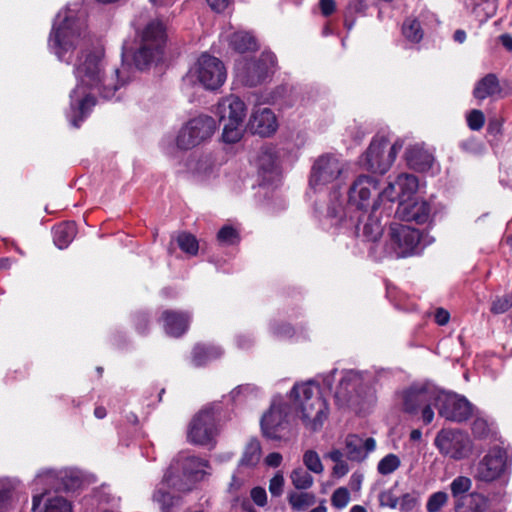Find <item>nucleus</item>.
I'll return each instance as SVG.
<instances>
[{"label": "nucleus", "mask_w": 512, "mask_h": 512, "mask_svg": "<svg viewBox=\"0 0 512 512\" xmlns=\"http://www.w3.org/2000/svg\"><path fill=\"white\" fill-rule=\"evenodd\" d=\"M74 72L78 83L70 97L72 105L77 104L82 114L95 105L97 95L110 99L119 87L115 77L118 70H111L107 74L102 50L82 52L75 63Z\"/></svg>", "instance_id": "1"}, {"label": "nucleus", "mask_w": 512, "mask_h": 512, "mask_svg": "<svg viewBox=\"0 0 512 512\" xmlns=\"http://www.w3.org/2000/svg\"><path fill=\"white\" fill-rule=\"evenodd\" d=\"M373 195H379L378 182L371 176L361 175L353 182L348 193V206L338 192H333L327 208V218L332 225L339 226L347 221H361V215L370 209H376V200Z\"/></svg>", "instance_id": "2"}, {"label": "nucleus", "mask_w": 512, "mask_h": 512, "mask_svg": "<svg viewBox=\"0 0 512 512\" xmlns=\"http://www.w3.org/2000/svg\"><path fill=\"white\" fill-rule=\"evenodd\" d=\"M84 30L76 10L66 8L57 14L49 38V46L61 61L69 62L71 53L79 44Z\"/></svg>", "instance_id": "3"}, {"label": "nucleus", "mask_w": 512, "mask_h": 512, "mask_svg": "<svg viewBox=\"0 0 512 512\" xmlns=\"http://www.w3.org/2000/svg\"><path fill=\"white\" fill-rule=\"evenodd\" d=\"M208 467V461L187 454H179L163 477V484L178 492H189L201 481Z\"/></svg>", "instance_id": "4"}, {"label": "nucleus", "mask_w": 512, "mask_h": 512, "mask_svg": "<svg viewBox=\"0 0 512 512\" xmlns=\"http://www.w3.org/2000/svg\"><path fill=\"white\" fill-rule=\"evenodd\" d=\"M335 400L339 406H347L356 413H365L373 402V394L363 384L358 372L343 374L335 391Z\"/></svg>", "instance_id": "5"}, {"label": "nucleus", "mask_w": 512, "mask_h": 512, "mask_svg": "<svg viewBox=\"0 0 512 512\" xmlns=\"http://www.w3.org/2000/svg\"><path fill=\"white\" fill-rule=\"evenodd\" d=\"M402 147L403 141L400 139L389 147L388 138L376 136L361 156L360 163L370 172L384 174L390 169Z\"/></svg>", "instance_id": "6"}, {"label": "nucleus", "mask_w": 512, "mask_h": 512, "mask_svg": "<svg viewBox=\"0 0 512 512\" xmlns=\"http://www.w3.org/2000/svg\"><path fill=\"white\" fill-rule=\"evenodd\" d=\"M217 114L223 124L222 138L226 143H236L243 135V122L246 117L244 102L235 95H229L219 101Z\"/></svg>", "instance_id": "7"}, {"label": "nucleus", "mask_w": 512, "mask_h": 512, "mask_svg": "<svg viewBox=\"0 0 512 512\" xmlns=\"http://www.w3.org/2000/svg\"><path fill=\"white\" fill-rule=\"evenodd\" d=\"M291 398L304 425L315 431L320 418V384L315 380L297 383L291 390Z\"/></svg>", "instance_id": "8"}, {"label": "nucleus", "mask_w": 512, "mask_h": 512, "mask_svg": "<svg viewBox=\"0 0 512 512\" xmlns=\"http://www.w3.org/2000/svg\"><path fill=\"white\" fill-rule=\"evenodd\" d=\"M165 37V30L161 22L151 21L145 27L139 46L133 54V61L138 69H146L161 56Z\"/></svg>", "instance_id": "9"}, {"label": "nucleus", "mask_w": 512, "mask_h": 512, "mask_svg": "<svg viewBox=\"0 0 512 512\" xmlns=\"http://www.w3.org/2000/svg\"><path fill=\"white\" fill-rule=\"evenodd\" d=\"M188 78L207 90H216L225 83L227 71L220 59L204 53L189 70Z\"/></svg>", "instance_id": "10"}, {"label": "nucleus", "mask_w": 512, "mask_h": 512, "mask_svg": "<svg viewBox=\"0 0 512 512\" xmlns=\"http://www.w3.org/2000/svg\"><path fill=\"white\" fill-rule=\"evenodd\" d=\"M276 57L271 52H263L258 59L240 60L236 63L237 79L245 86L262 84L274 72Z\"/></svg>", "instance_id": "11"}, {"label": "nucleus", "mask_w": 512, "mask_h": 512, "mask_svg": "<svg viewBox=\"0 0 512 512\" xmlns=\"http://www.w3.org/2000/svg\"><path fill=\"white\" fill-rule=\"evenodd\" d=\"M216 129L215 120L201 115L189 120L179 131L176 144L179 149L189 150L209 140Z\"/></svg>", "instance_id": "12"}, {"label": "nucleus", "mask_w": 512, "mask_h": 512, "mask_svg": "<svg viewBox=\"0 0 512 512\" xmlns=\"http://www.w3.org/2000/svg\"><path fill=\"white\" fill-rule=\"evenodd\" d=\"M434 444L441 454L454 460L468 457L472 450L469 436L460 430L442 429L437 433Z\"/></svg>", "instance_id": "13"}, {"label": "nucleus", "mask_w": 512, "mask_h": 512, "mask_svg": "<svg viewBox=\"0 0 512 512\" xmlns=\"http://www.w3.org/2000/svg\"><path fill=\"white\" fill-rule=\"evenodd\" d=\"M439 393L440 391L434 387H412L405 395L404 408L409 413H415L421 409L424 423L429 424L434 418L431 405L437 406Z\"/></svg>", "instance_id": "14"}, {"label": "nucleus", "mask_w": 512, "mask_h": 512, "mask_svg": "<svg viewBox=\"0 0 512 512\" xmlns=\"http://www.w3.org/2000/svg\"><path fill=\"white\" fill-rule=\"evenodd\" d=\"M510 462L506 450L494 447L478 462L474 477L483 482H492L506 473Z\"/></svg>", "instance_id": "15"}, {"label": "nucleus", "mask_w": 512, "mask_h": 512, "mask_svg": "<svg viewBox=\"0 0 512 512\" xmlns=\"http://www.w3.org/2000/svg\"><path fill=\"white\" fill-rule=\"evenodd\" d=\"M438 413L446 420L462 422L472 414L470 402L457 394L440 391L437 406Z\"/></svg>", "instance_id": "16"}, {"label": "nucleus", "mask_w": 512, "mask_h": 512, "mask_svg": "<svg viewBox=\"0 0 512 512\" xmlns=\"http://www.w3.org/2000/svg\"><path fill=\"white\" fill-rule=\"evenodd\" d=\"M390 236L398 258L408 257L417 252L421 238L419 230L395 223L390 227Z\"/></svg>", "instance_id": "17"}, {"label": "nucleus", "mask_w": 512, "mask_h": 512, "mask_svg": "<svg viewBox=\"0 0 512 512\" xmlns=\"http://www.w3.org/2000/svg\"><path fill=\"white\" fill-rule=\"evenodd\" d=\"M289 406L283 399L275 398L267 413L261 419L263 434L271 439H280L281 432L286 428Z\"/></svg>", "instance_id": "18"}, {"label": "nucleus", "mask_w": 512, "mask_h": 512, "mask_svg": "<svg viewBox=\"0 0 512 512\" xmlns=\"http://www.w3.org/2000/svg\"><path fill=\"white\" fill-rule=\"evenodd\" d=\"M216 433L215 416L212 408L201 410L192 420L188 439L197 445H208Z\"/></svg>", "instance_id": "19"}, {"label": "nucleus", "mask_w": 512, "mask_h": 512, "mask_svg": "<svg viewBox=\"0 0 512 512\" xmlns=\"http://www.w3.org/2000/svg\"><path fill=\"white\" fill-rule=\"evenodd\" d=\"M418 186V178L415 175L402 173L384 189L383 196L391 202L399 200L403 203L417 192Z\"/></svg>", "instance_id": "20"}, {"label": "nucleus", "mask_w": 512, "mask_h": 512, "mask_svg": "<svg viewBox=\"0 0 512 512\" xmlns=\"http://www.w3.org/2000/svg\"><path fill=\"white\" fill-rule=\"evenodd\" d=\"M248 128L253 134L268 137L278 128L276 116L271 109L258 107L249 119Z\"/></svg>", "instance_id": "21"}, {"label": "nucleus", "mask_w": 512, "mask_h": 512, "mask_svg": "<svg viewBox=\"0 0 512 512\" xmlns=\"http://www.w3.org/2000/svg\"><path fill=\"white\" fill-rule=\"evenodd\" d=\"M407 165L416 171L425 172L430 170L434 163V152L426 147L424 143H415L407 147L405 151Z\"/></svg>", "instance_id": "22"}, {"label": "nucleus", "mask_w": 512, "mask_h": 512, "mask_svg": "<svg viewBox=\"0 0 512 512\" xmlns=\"http://www.w3.org/2000/svg\"><path fill=\"white\" fill-rule=\"evenodd\" d=\"M345 446L351 461L363 462L376 449V441L372 437L363 440L358 435L350 434L346 437Z\"/></svg>", "instance_id": "23"}, {"label": "nucleus", "mask_w": 512, "mask_h": 512, "mask_svg": "<svg viewBox=\"0 0 512 512\" xmlns=\"http://www.w3.org/2000/svg\"><path fill=\"white\" fill-rule=\"evenodd\" d=\"M431 207L426 201L414 203H400L396 214L405 221H414L418 224L426 223L430 218Z\"/></svg>", "instance_id": "24"}, {"label": "nucleus", "mask_w": 512, "mask_h": 512, "mask_svg": "<svg viewBox=\"0 0 512 512\" xmlns=\"http://www.w3.org/2000/svg\"><path fill=\"white\" fill-rule=\"evenodd\" d=\"M34 512H72L71 503L59 495L41 494L33 497Z\"/></svg>", "instance_id": "25"}, {"label": "nucleus", "mask_w": 512, "mask_h": 512, "mask_svg": "<svg viewBox=\"0 0 512 512\" xmlns=\"http://www.w3.org/2000/svg\"><path fill=\"white\" fill-rule=\"evenodd\" d=\"M258 170L262 177L271 181L280 174L279 159L277 153L272 147H264L261 149L258 160Z\"/></svg>", "instance_id": "26"}, {"label": "nucleus", "mask_w": 512, "mask_h": 512, "mask_svg": "<svg viewBox=\"0 0 512 512\" xmlns=\"http://www.w3.org/2000/svg\"><path fill=\"white\" fill-rule=\"evenodd\" d=\"M162 318L166 333L173 337L181 336L188 329L190 322L188 314L170 310L164 311Z\"/></svg>", "instance_id": "27"}, {"label": "nucleus", "mask_w": 512, "mask_h": 512, "mask_svg": "<svg viewBox=\"0 0 512 512\" xmlns=\"http://www.w3.org/2000/svg\"><path fill=\"white\" fill-rule=\"evenodd\" d=\"M489 500L479 492H470L465 497L454 502L455 512H486Z\"/></svg>", "instance_id": "28"}, {"label": "nucleus", "mask_w": 512, "mask_h": 512, "mask_svg": "<svg viewBox=\"0 0 512 512\" xmlns=\"http://www.w3.org/2000/svg\"><path fill=\"white\" fill-rule=\"evenodd\" d=\"M502 88L497 76L489 73L481 78L473 89V96L478 100H484L501 94Z\"/></svg>", "instance_id": "29"}, {"label": "nucleus", "mask_w": 512, "mask_h": 512, "mask_svg": "<svg viewBox=\"0 0 512 512\" xmlns=\"http://www.w3.org/2000/svg\"><path fill=\"white\" fill-rule=\"evenodd\" d=\"M228 42L230 47L239 53L253 52L259 48L256 38L249 32L244 31L230 35Z\"/></svg>", "instance_id": "30"}, {"label": "nucleus", "mask_w": 512, "mask_h": 512, "mask_svg": "<svg viewBox=\"0 0 512 512\" xmlns=\"http://www.w3.org/2000/svg\"><path fill=\"white\" fill-rule=\"evenodd\" d=\"M343 163L335 155L322 157V182H333L342 173Z\"/></svg>", "instance_id": "31"}, {"label": "nucleus", "mask_w": 512, "mask_h": 512, "mask_svg": "<svg viewBox=\"0 0 512 512\" xmlns=\"http://www.w3.org/2000/svg\"><path fill=\"white\" fill-rule=\"evenodd\" d=\"M262 450L260 442L253 438L245 446L242 457L239 460V467L254 468L260 461Z\"/></svg>", "instance_id": "32"}, {"label": "nucleus", "mask_w": 512, "mask_h": 512, "mask_svg": "<svg viewBox=\"0 0 512 512\" xmlns=\"http://www.w3.org/2000/svg\"><path fill=\"white\" fill-rule=\"evenodd\" d=\"M222 350L216 346L196 345L192 353V362L195 366H201L222 355Z\"/></svg>", "instance_id": "33"}, {"label": "nucleus", "mask_w": 512, "mask_h": 512, "mask_svg": "<svg viewBox=\"0 0 512 512\" xmlns=\"http://www.w3.org/2000/svg\"><path fill=\"white\" fill-rule=\"evenodd\" d=\"M54 243L59 249L66 248L76 235L74 222L59 224L54 229Z\"/></svg>", "instance_id": "34"}, {"label": "nucleus", "mask_w": 512, "mask_h": 512, "mask_svg": "<svg viewBox=\"0 0 512 512\" xmlns=\"http://www.w3.org/2000/svg\"><path fill=\"white\" fill-rule=\"evenodd\" d=\"M472 487V480L466 476H457L450 483V491L453 501H457L467 496Z\"/></svg>", "instance_id": "35"}, {"label": "nucleus", "mask_w": 512, "mask_h": 512, "mask_svg": "<svg viewBox=\"0 0 512 512\" xmlns=\"http://www.w3.org/2000/svg\"><path fill=\"white\" fill-rule=\"evenodd\" d=\"M288 500L292 508L299 511H304L316 502L315 496L307 492L291 493Z\"/></svg>", "instance_id": "36"}, {"label": "nucleus", "mask_w": 512, "mask_h": 512, "mask_svg": "<svg viewBox=\"0 0 512 512\" xmlns=\"http://www.w3.org/2000/svg\"><path fill=\"white\" fill-rule=\"evenodd\" d=\"M153 500L160 505L163 512H171V508L179 504V497L172 496L163 488H157L153 494Z\"/></svg>", "instance_id": "37"}, {"label": "nucleus", "mask_w": 512, "mask_h": 512, "mask_svg": "<svg viewBox=\"0 0 512 512\" xmlns=\"http://www.w3.org/2000/svg\"><path fill=\"white\" fill-rule=\"evenodd\" d=\"M363 235L368 241L378 240L383 232L380 221L371 214L367 216V220L363 225Z\"/></svg>", "instance_id": "38"}, {"label": "nucleus", "mask_w": 512, "mask_h": 512, "mask_svg": "<svg viewBox=\"0 0 512 512\" xmlns=\"http://www.w3.org/2000/svg\"><path fill=\"white\" fill-rule=\"evenodd\" d=\"M401 465L400 458L393 453L384 456L377 465V471L381 475H390L395 472Z\"/></svg>", "instance_id": "39"}, {"label": "nucleus", "mask_w": 512, "mask_h": 512, "mask_svg": "<svg viewBox=\"0 0 512 512\" xmlns=\"http://www.w3.org/2000/svg\"><path fill=\"white\" fill-rule=\"evenodd\" d=\"M176 241L183 252L192 256L197 254L199 245L194 235L182 232L177 236Z\"/></svg>", "instance_id": "40"}, {"label": "nucleus", "mask_w": 512, "mask_h": 512, "mask_svg": "<svg viewBox=\"0 0 512 512\" xmlns=\"http://www.w3.org/2000/svg\"><path fill=\"white\" fill-rule=\"evenodd\" d=\"M290 479L295 488L299 490L308 489L313 484L311 474L303 468L294 469L290 475Z\"/></svg>", "instance_id": "41"}, {"label": "nucleus", "mask_w": 512, "mask_h": 512, "mask_svg": "<svg viewBox=\"0 0 512 512\" xmlns=\"http://www.w3.org/2000/svg\"><path fill=\"white\" fill-rule=\"evenodd\" d=\"M402 30L404 36L412 42L417 43L423 37V32L421 30L420 23L416 19H407L403 23Z\"/></svg>", "instance_id": "42"}, {"label": "nucleus", "mask_w": 512, "mask_h": 512, "mask_svg": "<svg viewBox=\"0 0 512 512\" xmlns=\"http://www.w3.org/2000/svg\"><path fill=\"white\" fill-rule=\"evenodd\" d=\"M448 494L444 491H438L431 494L427 500V512H438L448 502Z\"/></svg>", "instance_id": "43"}, {"label": "nucleus", "mask_w": 512, "mask_h": 512, "mask_svg": "<svg viewBox=\"0 0 512 512\" xmlns=\"http://www.w3.org/2000/svg\"><path fill=\"white\" fill-rule=\"evenodd\" d=\"M512 307V293L497 296L491 304L490 311L493 314H503Z\"/></svg>", "instance_id": "44"}, {"label": "nucleus", "mask_w": 512, "mask_h": 512, "mask_svg": "<svg viewBox=\"0 0 512 512\" xmlns=\"http://www.w3.org/2000/svg\"><path fill=\"white\" fill-rule=\"evenodd\" d=\"M419 504V494L415 491L408 492L399 497L398 505L401 512H411Z\"/></svg>", "instance_id": "45"}, {"label": "nucleus", "mask_w": 512, "mask_h": 512, "mask_svg": "<svg viewBox=\"0 0 512 512\" xmlns=\"http://www.w3.org/2000/svg\"><path fill=\"white\" fill-rule=\"evenodd\" d=\"M217 240L225 245H233L239 242V235L236 229L226 225L219 230Z\"/></svg>", "instance_id": "46"}, {"label": "nucleus", "mask_w": 512, "mask_h": 512, "mask_svg": "<svg viewBox=\"0 0 512 512\" xmlns=\"http://www.w3.org/2000/svg\"><path fill=\"white\" fill-rule=\"evenodd\" d=\"M350 500V494L347 488L340 487L332 495V504L336 508L342 509L347 506Z\"/></svg>", "instance_id": "47"}, {"label": "nucleus", "mask_w": 512, "mask_h": 512, "mask_svg": "<svg viewBox=\"0 0 512 512\" xmlns=\"http://www.w3.org/2000/svg\"><path fill=\"white\" fill-rule=\"evenodd\" d=\"M379 503L382 507H389L395 509L398 506L399 497L394 493V490H384L379 494Z\"/></svg>", "instance_id": "48"}, {"label": "nucleus", "mask_w": 512, "mask_h": 512, "mask_svg": "<svg viewBox=\"0 0 512 512\" xmlns=\"http://www.w3.org/2000/svg\"><path fill=\"white\" fill-rule=\"evenodd\" d=\"M467 123L471 130H480L485 123V116L481 110L474 109L467 116Z\"/></svg>", "instance_id": "49"}, {"label": "nucleus", "mask_w": 512, "mask_h": 512, "mask_svg": "<svg viewBox=\"0 0 512 512\" xmlns=\"http://www.w3.org/2000/svg\"><path fill=\"white\" fill-rule=\"evenodd\" d=\"M320 184V168L318 167V162L315 161L312 170L311 176L309 179V191L307 192V196L312 198L313 196H317V188Z\"/></svg>", "instance_id": "50"}, {"label": "nucleus", "mask_w": 512, "mask_h": 512, "mask_svg": "<svg viewBox=\"0 0 512 512\" xmlns=\"http://www.w3.org/2000/svg\"><path fill=\"white\" fill-rule=\"evenodd\" d=\"M305 466L315 473H320V458L317 452L308 450L303 457Z\"/></svg>", "instance_id": "51"}, {"label": "nucleus", "mask_w": 512, "mask_h": 512, "mask_svg": "<svg viewBox=\"0 0 512 512\" xmlns=\"http://www.w3.org/2000/svg\"><path fill=\"white\" fill-rule=\"evenodd\" d=\"M284 477L282 473L278 472L270 480L269 491L273 496H280L283 492Z\"/></svg>", "instance_id": "52"}, {"label": "nucleus", "mask_w": 512, "mask_h": 512, "mask_svg": "<svg viewBox=\"0 0 512 512\" xmlns=\"http://www.w3.org/2000/svg\"><path fill=\"white\" fill-rule=\"evenodd\" d=\"M250 497L252 501L260 507L265 506L267 503V493L262 487H254L250 492Z\"/></svg>", "instance_id": "53"}, {"label": "nucleus", "mask_w": 512, "mask_h": 512, "mask_svg": "<svg viewBox=\"0 0 512 512\" xmlns=\"http://www.w3.org/2000/svg\"><path fill=\"white\" fill-rule=\"evenodd\" d=\"M247 482V478L245 476L240 475L239 470L232 476L231 482L229 484V492L236 493L244 488Z\"/></svg>", "instance_id": "54"}, {"label": "nucleus", "mask_w": 512, "mask_h": 512, "mask_svg": "<svg viewBox=\"0 0 512 512\" xmlns=\"http://www.w3.org/2000/svg\"><path fill=\"white\" fill-rule=\"evenodd\" d=\"M214 167H215V164L213 163L211 157L205 156L199 160L198 166H197V171L204 175H208L211 172H213Z\"/></svg>", "instance_id": "55"}, {"label": "nucleus", "mask_w": 512, "mask_h": 512, "mask_svg": "<svg viewBox=\"0 0 512 512\" xmlns=\"http://www.w3.org/2000/svg\"><path fill=\"white\" fill-rule=\"evenodd\" d=\"M472 430H473L474 435H476L478 437H484L487 434L488 427L484 420L476 419L473 422Z\"/></svg>", "instance_id": "56"}, {"label": "nucleus", "mask_w": 512, "mask_h": 512, "mask_svg": "<svg viewBox=\"0 0 512 512\" xmlns=\"http://www.w3.org/2000/svg\"><path fill=\"white\" fill-rule=\"evenodd\" d=\"M212 10L216 12L224 11L230 4L231 0H206Z\"/></svg>", "instance_id": "57"}, {"label": "nucleus", "mask_w": 512, "mask_h": 512, "mask_svg": "<svg viewBox=\"0 0 512 512\" xmlns=\"http://www.w3.org/2000/svg\"><path fill=\"white\" fill-rule=\"evenodd\" d=\"M349 472L348 464L343 460L341 462L335 463L333 467V475L337 478H341L345 476Z\"/></svg>", "instance_id": "58"}, {"label": "nucleus", "mask_w": 512, "mask_h": 512, "mask_svg": "<svg viewBox=\"0 0 512 512\" xmlns=\"http://www.w3.org/2000/svg\"><path fill=\"white\" fill-rule=\"evenodd\" d=\"M282 462V455L277 452L270 453L265 458V463L270 467H278Z\"/></svg>", "instance_id": "59"}, {"label": "nucleus", "mask_w": 512, "mask_h": 512, "mask_svg": "<svg viewBox=\"0 0 512 512\" xmlns=\"http://www.w3.org/2000/svg\"><path fill=\"white\" fill-rule=\"evenodd\" d=\"M450 315L448 311L443 308H438L435 313V321L437 324L443 326L448 323Z\"/></svg>", "instance_id": "60"}, {"label": "nucleus", "mask_w": 512, "mask_h": 512, "mask_svg": "<svg viewBox=\"0 0 512 512\" xmlns=\"http://www.w3.org/2000/svg\"><path fill=\"white\" fill-rule=\"evenodd\" d=\"M336 11V2L334 0H322V15L329 16Z\"/></svg>", "instance_id": "61"}, {"label": "nucleus", "mask_w": 512, "mask_h": 512, "mask_svg": "<svg viewBox=\"0 0 512 512\" xmlns=\"http://www.w3.org/2000/svg\"><path fill=\"white\" fill-rule=\"evenodd\" d=\"M362 480H363V476L361 474H358V473L352 474L351 479H350L351 488L353 490H359L361 487Z\"/></svg>", "instance_id": "62"}, {"label": "nucleus", "mask_w": 512, "mask_h": 512, "mask_svg": "<svg viewBox=\"0 0 512 512\" xmlns=\"http://www.w3.org/2000/svg\"><path fill=\"white\" fill-rule=\"evenodd\" d=\"M501 44L508 50L512 51V36L509 34H503L500 36Z\"/></svg>", "instance_id": "63"}, {"label": "nucleus", "mask_w": 512, "mask_h": 512, "mask_svg": "<svg viewBox=\"0 0 512 512\" xmlns=\"http://www.w3.org/2000/svg\"><path fill=\"white\" fill-rule=\"evenodd\" d=\"M327 457H329L335 463L343 461V454L340 450L331 451L327 454Z\"/></svg>", "instance_id": "64"}]
</instances>
